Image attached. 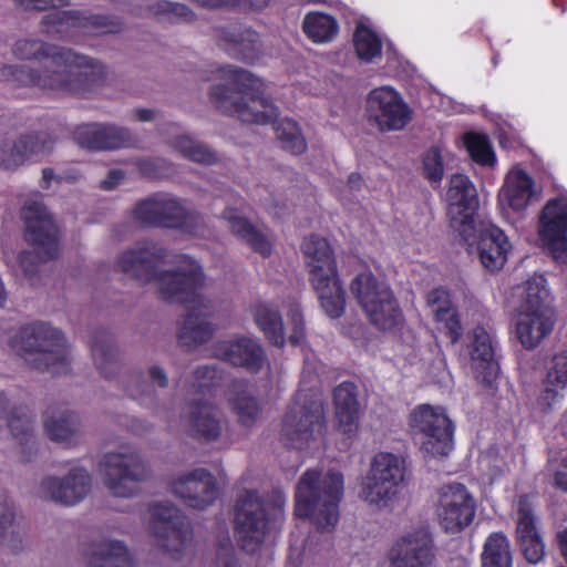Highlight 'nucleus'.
<instances>
[{
	"mask_svg": "<svg viewBox=\"0 0 567 567\" xmlns=\"http://www.w3.org/2000/svg\"><path fill=\"white\" fill-rule=\"evenodd\" d=\"M289 317L293 326L292 332L289 336V342L292 346H299L305 339V324L302 313L298 303H292L290 306Z\"/></svg>",
	"mask_w": 567,
	"mask_h": 567,
	"instance_id": "59",
	"label": "nucleus"
},
{
	"mask_svg": "<svg viewBox=\"0 0 567 567\" xmlns=\"http://www.w3.org/2000/svg\"><path fill=\"white\" fill-rule=\"evenodd\" d=\"M234 548L228 534H226L218 547L216 567H234Z\"/></svg>",
	"mask_w": 567,
	"mask_h": 567,
	"instance_id": "61",
	"label": "nucleus"
},
{
	"mask_svg": "<svg viewBox=\"0 0 567 567\" xmlns=\"http://www.w3.org/2000/svg\"><path fill=\"white\" fill-rule=\"evenodd\" d=\"M367 115L379 131L403 130L412 117V111L402 95L392 86L373 89L367 97Z\"/></svg>",
	"mask_w": 567,
	"mask_h": 567,
	"instance_id": "19",
	"label": "nucleus"
},
{
	"mask_svg": "<svg viewBox=\"0 0 567 567\" xmlns=\"http://www.w3.org/2000/svg\"><path fill=\"white\" fill-rule=\"evenodd\" d=\"M389 567H434V540L425 529H416L399 537L390 547Z\"/></svg>",
	"mask_w": 567,
	"mask_h": 567,
	"instance_id": "21",
	"label": "nucleus"
},
{
	"mask_svg": "<svg viewBox=\"0 0 567 567\" xmlns=\"http://www.w3.org/2000/svg\"><path fill=\"white\" fill-rule=\"evenodd\" d=\"M437 329L444 332L452 343H456L463 334V327L457 310H441L435 317Z\"/></svg>",
	"mask_w": 567,
	"mask_h": 567,
	"instance_id": "52",
	"label": "nucleus"
},
{
	"mask_svg": "<svg viewBox=\"0 0 567 567\" xmlns=\"http://www.w3.org/2000/svg\"><path fill=\"white\" fill-rule=\"evenodd\" d=\"M343 496V475L329 471L324 476L318 470H307L296 487L295 514L311 518L316 527L330 532L339 520V503Z\"/></svg>",
	"mask_w": 567,
	"mask_h": 567,
	"instance_id": "6",
	"label": "nucleus"
},
{
	"mask_svg": "<svg viewBox=\"0 0 567 567\" xmlns=\"http://www.w3.org/2000/svg\"><path fill=\"white\" fill-rule=\"evenodd\" d=\"M18 60L37 61L40 69L24 65H4L0 81L13 86H34L53 94H85L104 81V66L71 49L47 43L39 39L17 40L11 49Z\"/></svg>",
	"mask_w": 567,
	"mask_h": 567,
	"instance_id": "2",
	"label": "nucleus"
},
{
	"mask_svg": "<svg viewBox=\"0 0 567 567\" xmlns=\"http://www.w3.org/2000/svg\"><path fill=\"white\" fill-rule=\"evenodd\" d=\"M14 505L7 492L0 491V548L17 550L21 539L14 528Z\"/></svg>",
	"mask_w": 567,
	"mask_h": 567,
	"instance_id": "41",
	"label": "nucleus"
},
{
	"mask_svg": "<svg viewBox=\"0 0 567 567\" xmlns=\"http://www.w3.org/2000/svg\"><path fill=\"white\" fill-rule=\"evenodd\" d=\"M482 567H513V557L507 537L493 533L485 540L481 555Z\"/></svg>",
	"mask_w": 567,
	"mask_h": 567,
	"instance_id": "39",
	"label": "nucleus"
},
{
	"mask_svg": "<svg viewBox=\"0 0 567 567\" xmlns=\"http://www.w3.org/2000/svg\"><path fill=\"white\" fill-rule=\"evenodd\" d=\"M43 32L52 38L76 41L82 37L115 33L122 23L114 18L87 10H54L42 19Z\"/></svg>",
	"mask_w": 567,
	"mask_h": 567,
	"instance_id": "14",
	"label": "nucleus"
},
{
	"mask_svg": "<svg viewBox=\"0 0 567 567\" xmlns=\"http://www.w3.org/2000/svg\"><path fill=\"white\" fill-rule=\"evenodd\" d=\"M213 355L251 373H258L267 362L258 340L246 336L216 342L213 346Z\"/></svg>",
	"mask_w": 567,
	"mask_h": 567,
	"instance_id": "22",
	"label": "nucleus"
},
{
	"mask_svg": "<svg viewBox=\"0 0 567 567\" xmlns=\"http://www.w3.org/2000/svg\"><path fill=\"white\" fill-rule=\"evenodd\" d=\"M228 401L238 422L244 426H252L261 416V406L248 391L246 384L236 383L229 392Z\"/></svg>",
	"mask_w": 567,
	"mask_h": 567,
	"instance_id": "36",
	"label": "nucleus"
},
{
	"mask_svg": "<svg viewBox=\"0 0 567 567\" xmlns=\"http://www.w3.org/2000/svg\"><path fill=\"white\" fill-rule=\"evenodd\" d=\"M409 425L425 455L443 457L453 451L455 425L445 408L419 404L410 413Z\"/></svg>",
	"mask_w": 567,
	"mask_h": 567,
	"instance_id": "13",
	"label": "nucleus"
},
{
	"mask_svg": "<svg viewBox=\"0 0 567 567\" xmlns=\"http://www.w3.org/2000/svg\"><path fill=\"white\" fill-rule=\"evenodd\" d=\"M553 310H518L515 334L526 350L536 349L554 330Z\"/></svg>",
	"mask_w": 567,
	"mask_h": 567,
	"instance_id": "27",
	"label": "nucleus"
},
{
	"mask_svg": "<svg viewBox=\"0 0 567 567\" xmlns=\"http://www.w3.org/2000/svg\"><path fill=\"white\" fill-rule=\"evenodd\" d=\"M162 197L163 194L159 193L140 202L133 210L134 221L142 227H162Z\"/></svg>",
	"mask_w": 567,
	"mask_h": 567,
	"instance_id": "51",
	"label": "nucleus"
},
{
	"mask_svg": "<svg viewBox=\"0 0 567 567\" xmlns=\"http://www.w3.org/2000/svg\"><path fill=\"white\" fill-rule=\"evenodd\" d=\"M220 83L212 87L210 101L221 112L245 123L267 124L278 116V109L265 97V83L247 70L223 65L215 71Z\"/></svg>",
	"mask_w": 567,
	"mask_h": 567,
	"instance_id": "3",
	"label": "nucleus"
},
{
	"mask_svg": "<svg viewBox=\"0 0 567 567\" xmlns=\"http://www.w3.org/2000/svg\"><path fill=\"white\" fill-rule=\"evenodd\" d=\"M350 288L370 322L378 329L394 331L402 327V310L384 281L378 280L371 272H362L352 280Z\"/></svg>",
	"mask_w": 567,
	"mask_h": 567,
	"instance_id": "12",
	"label": "nucleus"
},
{
	"mask_svg": "<svg viewBox=\"0 0 567 567\" xmlns=\"http://www.w3.org/2000/svg\"><path fill=\"white\" fill-rule=\"evenodd\" d=\"M0 343H6L34 369L61 374L68 371V349L60 330L44 322L25 324L13 331L9 321L0 320Z\"/></svg>",
	"mask_w": 567,
	"mask_h": 567,
	"instance_id": "4",
	"label": "nucleus"
},
{
	"mask_svg": "<svg viewBox=\"0 0 567 567\" xmlns=\"http://www.w3.org/2000/svg\"><path fill=\"white\" fill-rule=\"evenodd\" d=\"M567 388V351L556 353L549 364L545 380V389L538 398V405L544 412L551 410L563 398L561 391Z\"/></svg>",
	"mask_w": 567,
	"mask_h": 567,
	"instance_id": "32",
	"label": "nucleus"
},
{
	"mask_svg": "<svg viewBox=\"0 0 567 567\" xmlns=\"http://www.w3.org/2000/svg\"><path fill=\"white\" fill-rule=\"evenodd\" d=\"M537 190L533 177L524 169H511L498 192V204L504 215L523 214L536 197Z\"/></svg>",
	"mask_w": 567,
	"mask_h": 567,
	"instance_id": "24",
	"label": "nucleus"
},
{
	"mask_svg": "<svg viewBox=\"0 0 567 567\" xmlns=\"http://www.w3.org/2000/svg\"><path fill=\"white\" fill-rule=\"evenodd\" d=\"M227 207L223 217L227 220L233 234L249 245L256 252L264 257L271 254V244L267 237L244 218L237 209L234 208V194L229 193L226 197Z\"/></svg>",
	"mask_w": 567,
	"mask_h": 567,
	"instance_id": "31",
	"label": "nucleus"
},
{
	"mask_svg": "<svg viewBox=\"0 0 567 567\" xmlns=\"http://www.w3.org/2000/svg\"><path fill=\"white\" fill-rule=\"evenodd\" d=\"M16 2L27 10L56 9L68 4V0H16Z\"/></svg>",
	"mask_w": 567,
	"mask_h": 567,
	"instance_id": "62",
	"label": "nucleus"
},
{
	"mask_svg": "<svg viewBox=\"0 0 567 567\" xmlns=\"http://www.w3.org/2000/svg\"><path fill=\"white\" fill-rule=\"evenodd\" d=\"M254 319L272 344L277 347L285 344L284 323L276 308L268 303H258L254 309Z\"/></svg>",
	"mask_w": 567,
	"mask_h": 567,
	"instance_id": "38",
	"label": "nucleus"
},
{
	"mask_svg": "<svg viewBox=\"0 0 567 567\" xmlns=\"http://www.w3.org/2000/svg\"><path fill=\"white\" fill-rule=\"evenodd\" d=\"M512 245L505 233L495 225H488L480 233L477 254L484 268L497 271L507 260Z\"/></svg>",
	"mask_w": 567,
	"mask_h": 567,
	"instance_id": "28",
	"label": "nucleus"
},
{
	"mask_svg": "<svg viewBox=\"0 0 567 567\" xmlns=\"http://www.w3.org/2000/svg\"><path fill=\"white\" fill-rule=\"evenodd\" d=\"M161 218L162 227L179 229L194 236L202 235L200 215L189 212L176 196L163 194Z\"/></svg>",
	"mask_w": 567,
	"mask_h": 567,
	"instance_id": "30",
	"label": "nucleus"
},
{
	"mask_svg": "<svg viewBox=\"0 0 567 567\" xmlns=\"http://www.w3.org/2000/svg\"><path fill=\"white\" fill-rule=\"evenodd\" d=\"M446 200L451 227L465 243H468L475 233L478 197L474 184L466 175H452Z\"/></svg>",
	"mask_w": 567,
	"mask_h": 567,
	"instance_id": "16",
	"label": "nucleus"
},
{
	"mask_svg": "<svg viewBox=\"0 0 567 567\" xmlns=\"http://www.w3.org/2000/svg\"><path fill=\"white\" fill-rule=\"evenodd\" d=\"M437 496L436 515L441 527L446 533H460L473 522L476 502L463 484L443 485Z\"/></svg>",
	"mask_w": 567,
	"mask_h": 567,
	"instance_id": "18",
	"label": "nucleus"
},
{
	"mask_svg": "<svg viewBox=\"0 0 567 567\" xmlns=\"http://www.w3.org/2000/svg\"><path fill=\"white\" fill-rule=\"evenodd\" d=\"M169 143L178 153L193 162L200 164H213L216 162L214 152L187 135H178Z\"/></svg>",
	"mask_w": 567,
	"mask_h": 567,
	"instance_id": "47",
	"label": "nucleus"
},
{
	"mask_svg": "<svg viewBox=\"0 0 567 567\" xmlns=\"http://www.w3.org/2000/svg\"><path fill=\"white\" fill-rule=\"evenodd\" d=\"M518 545L526 560L530 564H538L545 557V544L540 534L518 539Z\"/></svg>",
	"mask_w": 567,
	"mask_h": 567,
	"instance_id": "56",
	"label": "nucleus"
},
{
	"mask_svg": "<svg viewBox=\"0 0 567 567\" xmlns=\"http://www.w3.org/2000/svg\"><path fill=\"white\" fill-rule=\"evenodd\" d=\"M545 278L534 275L524 285L523 302L519 310H551L545 305L547 290L545 288Z\"/></svg>",
	"mask_w": 567,
	"mask_h": 567,
	"instance_id": "49",
	"label": "nucleus"
},
{
	"mask_svg": "<svg viewBox=\"0 0 567 567\" xmlns=\"http://www.w3.org/2000/svg\"><path fill=\"white\" fill-rule=\"evenodd\" d=\"M106 488L116 497H131L138 492L146 470L141 456L131 447L106 453L99 464Z\"/></svg>",
	"mask_w": 567,
	"mask_h": 567,
	"instance_id": "15",
	"label": "nucleus"
},
{
	"mask_svg": "<svg viewBox=\"0 0 567 567\" xmlns=\"http://www.w3.org/2000/svg\"><path fill=\"white\" fill-rule=\"evenodd\" d=\"M123 178L124 174L122 171L112 169L110 171L107 177L101 182L100 186L105 190H111L116 187Z\"/></svg>",
	"mask_w": 567,
	"mask_h": 567,
	"instance_id": "64",
	"label": "nucleus"
},
{
	"mask_svg": "<svg viewBox=\"0 0 567 567\" xmlns=\"http://www.w3.org/2000/svg\"><path fill=\"white\" fill-rule=\"evenodd\" d=\"M464 145L471 158L477 164L493 166L496 162L489 140L486 135L470 132L464 135Z\"/></svg>",
	"mask_w": 567,
	"mask_h": 567,
	"instance_id": "48",
	"label": "nucleus"
},
{
	"mask_svg": "<svg viewBox=\"0 0 567 567\" xmlns=\"http://www.w3.org/2000/svg\"><path fill=\"white\" fill-rule=\"evenodd\" d=\"M497 341L494 334L483 327H476L472 333V343L470 346L471 368L487 378L495 370V351Z\"/></svg>",
	"mask_w": 567,
	"mask_h": 567,
	"instance_id": "33",
	"label": "nucleus"
},
{
	"mask_svg": "<svg viewBox=\"0 0 567 567\" xmlns=\"http://www.w3.org/2000/svg\"><path fill=\"white\" fill-rule=\"evenodd\" d=\"M20 215L25 228V240L34 247L35 251H22L18 260L23 272L32 277L34 269L30 267L31 260L38 258L41 261H48L58 257V228L40 193H33L25 198Z\"/></svg>",
	"mask_w": 567,
	"mask_h": 567,
	"instance_id": "9",
	"label": "nucleus"
},
{
	"mask_svg": "<svg viewBox=\"0 0 567 567\" xmlns=\"http://www.w3.org/2000/svg\"><path fill=\"white\" fill-rule=\"evenodd\" d=\"M127 390L130 395L136 400H141L144 394L151 395L152 393L151 385L140 379H135Z\"/></svg>",
	"mask_w": 567,
	"mask_h": 567,
	"instance_id": "63",
	"label": "nucleus"
},
{
	"mask_svg": "<svg viewBox=\"0 0 567 567\" xmlns=\"http://www.w3.org/2000/svg\"><path fill=\"white\" fill-rule=\"evenodd\" d=\"M162 197L163 194L159 193L140 202L133 210L134 221L142 227H162Z\"/></svg>",
	"mask_w": 567,
	"mask_h": 567,
	"instance_id": "50",
	"label": "nucleus"
},
{
	"mask_svg": "<svg viewBox=\"0 0 567 567\" xmlns=\"http://www.w3.org/2000/svg\"><path fill=\"white\" fill-rule=\"evenodd\" d=\"M333 403L339 431L347 435L354 434L359 425V402L354 383H340L333 391Z\"/></svg>",
	"mask_w": 567,
	"mask_h": 567,
	"instance_id": "29",
	"label": "nucleus"
},
{
	"mask_svg": "<svg viewBox=\"0 0 567 567\" xmlns=\"http://www.w3.org/2000/svg\"><path fill=\"white\" fill-rule=\"evenodd\" d=\"M219 38L228 45L229 54L236 59L254 63L260 56L259 35L250 29L237 31L233 27L225 28L219 31Z\"/></svg>",
	"mask_w": 567,
	"mask_h": 567,
	"instance_id": "34",
	"label": "nucleus"
},
{
	"mask_svg": "<svg viewBox=\"0 0 567 567\" xmlns=\"http://www.w3.org/2000/svg\"><path fill=\"white\" fill-rule=\"evenodd\" d=\"M23 165V157L17 142L0 141V168L12 171Z\"/></svg>",
	"mask_w": 567,
	"mask_h": 567,
	"instance_id": "57",
	"label": "nucleus"
},
{
	"mask_svg": "<svg viewBox=\"0 0 567 567\" xmlns=\"http://www.w3.org/2000/svg\"><path fill=\"white\" fill-rule=\"evenodd\" d=\"M538 235L554 259L567 264V194L546 203L539 217Z\"/></svg>",
	"mask_w": 567,
	"mask_h": 567,
	"instance_id": "20",
	"label": "nucleus"
},
{
	"mask_svg": "<svg viewBox=\"0 0 567 567\" xmlns=\"http://www.w3.org/2000/svg\"><path fill=\"white\" fill-rule=\"evenodd\" d=\"M138 169L147 178L158 179L169 177L173 167L164 158H147L138 162Z\"/></svg>",
	"mask_w": 567,
	"mask_h": 567,
	"instance_id": "55",
	"label": "nucleus"
},
{
	"mask_svg": "<svg viewBox=\"0 0 567 567\" xmlns=\"http://www.w3.org/2000/svg\"><path fill=\"white\" fill-rule=\"evenodd\" d=\"M91 351L96 368L105 378H111L117 368V360L110 336L105 332L96 333L91 342Z\"/></svg>",
	"mask_w": 567,
	"mask_h": 567,
	"instance_id": "43",
	"label": "nucleus"
},
{
	"mask_svg": "<svg viewBox=\"0 0 567 567\" xmlns=\"http://www.w3.org/2000/svg\"><path fill=\"white\" fill-rule=\"evenodd\" d=\"M192 378L186 388L193 396L210 395L221 380L216 368L210 365L198 367ZM181 425L192 435L206 441L218 439L223 431L220 412L212 403L196 398L188 404L187 415L181 416Z\"/></svg>",
	"mask_w": 567,
	"mask_h": 567,
	"instance_id": "10",
	"label": "nucleus"
},
{
	"mask_svg": "<svg viewBox=\"0 0 567 567\" xmlns=\"http://www.w3.org/2000/svg\"><path fill=\"white\" fill-rule=\"evenodd\" d=\"M150 528L168 553H183L192 540L188 520L171 503H154L148 507Z\"/></svg>",
	"mask_w": 567,
	"mask_h": 567,
	"instance_id": "17",
	"label": "nucleus"
},
{
	"mask_svg": "<svg viewBox=\"0 0 567 567\" xmlns=\"http://www.w3.org/2000/svg\"><path fill=\"white\" fill-rule=\"evenodd\" d=\"M276 136L281 147L291 154L298 155L306 151L307 144L300 128L293 120L282 118L275 122Z\"/></svg>",
	"mask_w": 567,
	"mask_h": 567,
	"instance_id": "46",
	"label": "nucleus"
},
{
	"mask_svg": "<svg viewBox=\"0 0 567 567\" xmlns=\"http://www.w3.org/2000/svg\"><path fill=\"white\" fill-rule=\"evenodd\" d=\"M144 14L172 23L192 22L195 19L194 12L187 6L167 0L147 1Z\"/></svg>",
	"mask_w": 567,
	"mask_h": 567,
	"instance_id": "44",
	"label": "nucleus"
},
{
	"mask_svg": "<svg viewBox=\"0 0 567 567\" xmlns=\"http://www.w3.org/2000/svg\"><path fill=\"white\" fill-rule=\"evenodd\" d=\"M423 173L431 182L440 184L444 174L442 151L439 146L431 147L423 156Z\"/></svg>",
	"mask_w": 567,
	"mask_h": 567,
	"instance_id": "53",
	"label": "nucleus"
},
{
	"mask_svg": "<svg viewBox=\"0 0 567 567\" xmlns=\"http://www.w3.org/2000/svg\"><path fill=\"white\" fill-rule=\"evenodd\" d=\"M281 432L295 449H319L327 434L322 394L300 389L284 417Z\"/></svg>",
	"mask_w": 567,
	"mask_h": 567,
	"instance_id": "8",
	"label": "nucleus"
},
{
	"mask_svg": "<svg viewBox=\"0 0 567 567\" xmlns=\"http://www.w3.org/2000/svg\"><path fill=\"white\" fill-rule=\"evenodd\" d=\"M353 44L358 58L363 62L371 63L381 56V39L373 30L362 23L355 28Z\"/></svg>",
	"mask_w": 567,
	"mask_h": 567,
	"instance_id": "45",
	"label": "nucleus"
},
{
	"mask_svg": "<svg viewBox=\"0 0 567 567\" xmlns=\"http://www.w3.org/2000/svg\"><path fill=\"white\" fill-rule=\"evenodd\" d=\"M44 429L51 440L71 443L78 434V417L69 412L48 411Z\"/></svg>",
	"mask_w": 567,
	"mask_h": 567,
	"instance_id": "40",
	"label": "nucleus"
},
{
	"mask_svg": "<svg viewBox=\"0 0 567 567\" xmlns=\"http://www.w3.org/2000/svg\"><path fill=\"white\" fill-rule=\"evenodd\" d=\"M91 476L82 467L72 468L63 478L48 477L42 481L40 493L47 498L64 505L80 503L90 492Z\"/></svg>",
	"mask_w": 567,
	"mask_h": 567,
	"instance_id": "25",
	"label": "nucleus"
},
{
	"mask_svg": "<svg viewBox=\"0 0 567 567\" xmlns=\"http://www.w3.org/2000/svg\"><path fill=\"white\" fill-rule=\"evenodd\" d=\"M426 302L431 307L434 318L441 310H452L455 308L451 301L450 292L442 287L432 289L426 296Z\"/></svg>",
	"mask_w": 567,
	"mask_h": 567,
	"instance_id": "58",
	"label": "nucleus"
},
{
	"mask_svg": "<svg viewBox=\"0 0 567 567\" xmlns=\"http://www.w3.org/2000/svg\"><path fill=\"white\" fill-rule=\"evenodd\" d=\"M406 461L395 453H375L365 475L361 478L359 497L377 508L392 503L405 487Z\"/></svg>",
	"mask_w": 567,
	"mask_h": 567,
	"instance_id": "11",
	"label": "nucleus"
},
{
	"mask_svg": "<svg viewBox=\"0 0 567 567\" xmlns=\"http://www.w3.org/2000/svg\"><path fill=\"white\" fill-rule=\"evenodd\" d=\"M536 534H540L537 527V517L533 514L528 503L525 499H520L517 513V540L530 537L532 535L535 536Z\"/></svg>",
	"mask_w": 567,
	"mask_h": 567,
	"instance_id": "54",
	"label": "nucleus"
},
{
	"mask_svg": "<svg viewBox=\"0 0 567 567\" xmlns=\"http://www.w3.org/2000/svg\"><path fill=\"white\" fill-rule=\"evenodd\" d=\"M90 567H131V557L124 543L102 539L91 545Z\"/></svg>",
	"mask_w": 567,
	"mask_h": 567,
	"instance_id": "35",
	"label": "nucleus"
},
{
	"mask_svg": "<svg viewBox=\"0 0 567 567\" xmlns=\"http://www.w3.org/2000/svg\"><path fill=\"white\" fill-rule=\"evenodd\" d=\"M302 251L309 269V281L318 295L321 308L329 318H340L346 310V291L329 243L312 235L305 238Z\"/></svg>",
	"mask_w": 567,
	"mask_h": 567,
	"instance_id": "7",
	"label": "nucleus"
},
{
	"mask_svg": "<svg viewBox=\"0 0 567 567\" xmlns=\"http://www.w3.org/2000/svg\"><path fill=\"white\" fill-rule=\"evenodd\" d=\"M286 495L274 491L261 497L255 491L243 492L235 507V536L247 553H256L267 536L280 529L285 519Z\"/></svg>",
	"mask_w": 567,
	"mask_h": 567,
	"instance_id": "5",
	"label": "nucleus"
},
{
	"mask_svg": "<svg viewBox=\"0 0 567 567\" xmlns=\"http://www.w3.org/2000/svg\"><path fill=\"white\" fill-rule=\"evenodd\" d=\"M166 256L161 245L141 241L118 256L116 268L141 282L155 281L164 300L186 307L187 315L178 331L183 346L193 348L205 343L213 337L215 328L208 321L213 303L198 291L205 282L202 266L189 256L179 255L175 258L174 269L158 271Z\"/></svg>",
	"mask_w": 567,
	"mask_h": 567,
	"instance_id": "1",
	"label": "nucleus"
},
{
	"mask_svg": "<svg viewBox=\"0 0 567 567\" xmlns=\"http://www.w3.org/2000/svg\"><path fill=\"white\" fill-rule=\"evenodd\" d=\"M16 142L23 157V164L48 156L55 143L51 134L47 132L21 135Z\"/></svg>",
	"mask_w": 567,
	"mask_h": 567,
	"instance_id": "42",
	"label": "nucleus"
},
{
	"mask_svg": "<svg viewBox=\"0 0 567 567\" xmlns=\"http://www.w3.org/2000/svg\"><path fill=\"white\" fill-rule=\"evenodd\" d=\"M305 34L313 43L331 42L339 33V24L334 17L321 11L308 12L302 21Z\"/></svg>",
	"mask_w": 567,
	"mask_h": 567,
	"instance_id": "37",
	"label": "nucleus"
},
{
	"mask_svg": "<svg viewBox=\"0 0 567 567\" xmlns=\"http://www.w3.org/2000/svg\"><path fill=\"white\" fill-rule=\"evenodd\" d=\"M75 142L93 151L117 150L133 143L131 133L115 125L84 124L74 131Z\"/></svg>",
	"mask_w": 567,
	"mask_h": 567,
	"instance_id": "26",
	"label": "nucleus"
},
{
	"mask_svg": "<svg viewBox=\"0 0 567 567\" xmlns=\"http://www.w3.org/2000/svg\"><path fill=\"white\" fill-rule=\"evenodd\" d=\"M173 492L187 506L203 509L215 502L218 488L215 477L204 468H197L173 483Z\"/></svg>",
	"mask_w": 567,
	"mask_h": 567,
	"instance_id": "23",
	"label": "nucleus"
},
{
	"mask_svg": "<svg viewBox=\"0 0 567 567\" xmlns=\"http://www.w3.org/2000/svg\"><path fill=\"white\" fill-rule=\"evenodd\" d=\"M79 176L80 173L75 169L69 173L55 174V172L52 168L47 167L42 171L41 187L49 188L53 182H74L79 178Z\"/></svg>",
	"mask_w": 567,
	"mask_h": 567,
	"instance_id": "60",
	"label": "nucleus"
}]
</instances>
